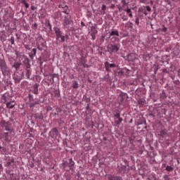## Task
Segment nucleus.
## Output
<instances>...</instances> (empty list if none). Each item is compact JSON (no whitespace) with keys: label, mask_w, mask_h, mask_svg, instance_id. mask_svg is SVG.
<instances>
[{"label":"nucleus","mask_w":180,"mask_h":180,"mask_svg":"<svg viewBox=\"0 0 180 180\" xmlns=\"http://www.w3.org/2000/svg\"><path fill=\"white\" fill-rule=\"evenodd\" d=\"M129 160L127 159H122V162L117 164L118 173L121 175H124L130 171V166L129 165Z\"/></svg>","instance_id":"nucleus-1"},{"label":"nucleus","mask_w":180,"mask_h":180,"mask_svg":"<svg viewBox=\"0 0 180 180\" xmlns=\"http://www.w3.org/2000/svg\"><path fill=\"white\" fill-rule=\"evenodd\" d=\"M53 30L56 34V44H58V40L60 41V43H64V41H67V40H70V35L68 34H65V35L63 34V32L60 28L56 27L53 28Z\"/></svg>","instance_id":"nucleus-2"},{"label":"nucleus","mask_w":180,"mask_h":180,"mask_svg":"<svg viewBox=\"0 0 180 180\" xmlns=\"http://www.w3.org/2000/svg\"><path fill=\"white\" fill-rule=\"evenodd\" d=\"M0 70L2 72L4 77H6V75H9L11 74V69L8 66L6 63V60H5V58H0Z\"/></svg>","instance_id":"nucleus-3"},{"label":"nucleus","mask_w":180,"mask_h":180,"mask_svg":"<svg viewBox=\"0 0 180 180\" xmlns=\"http://www.w3.org/2000/svg\"><path fill=\"white\" fill-rule=\"evenodd\" d=\"M22 65L26 71L27 78L30 79L32 75V65L30 64V59L27 58L25 60H22Z\"/></svg>","instance_id":"nucleus-4"},{"label":"nucleus","mask_w":180,"mask_h":180,"mask_svg":"<svg viewBox=\"0 0 180 180\" xmlns=\"http://www.w3.org/2000/svg\"><path fill=\"white\" fill-rule=\"evenodd\" d=\"M12 123H13V119L10 118L8 122L5 121L4 120H2L0 122V124L3 129H5L6 131H10V133H12Z\"/></svg>","instance_id":"nucleus-5"},{"label":"nucleus","mask_w":180,"mask_h":180,"mask_svg":"<svg viewBox=\"0 0 180 180\" xmlns=\"http://www.w3.org/2000/svg\"><path fill=\"white\" fill-rule=\"evenodd\" d=\"M62 167L64 169L68 168L69 169H70V171H72V169H74L75 167V162L72 160V158L68 160L64 159L63 160Z\"/></svg>","instance_id":"nucleus-6"},{"label":"nucleus","mask_w":180,"mask_h":180,"mask_svg":"<svg viewBox=\"0 0 180 180\" xmlns=\"http://www.w3.org/2000/svg\"><path fill=\"white\" fill-rule=\"evenodd\" d=\"M6 164L5 167L8 168V169H16V162L15 161V158L13 157H7L6 158Z\"/></svg>","instance_id":"nucleus-7"},{"label":"nucleus","mask_w":180,"mask_h":180,"mask_svg":"<svg viewBox=\"0 0 180 180\" xmlns=\"http://www.w3.org/2000/svg\"><path fill=\"white\" fill-rule=\"evenodd\" d=\"M120 50V44H109L107 46V51L110 54L117 53Z\"/></svg>","instance_id":"nucleus-8"},{"label":"nucleus","mask_w":180,"mask_h":180,"mask_svg":"<svg viewBox=\"0 0 180 180\" xmlns=\"http://www.w3.org/2000/svg\"><path fill=\"white\" fill-rule=\"evenodd\" d=\"M24 73L23 72H14L13 75V79L14 80L15 84H20L22 79H23Z\"/></svg>","instance_id":"nucleus-9"},{"label":"nucleus","mask_w":180,"mask_h":180,"mask_svg":"<svg viewBox=\"0 0 180 180\" xmlns=\"http://www.w3.org/2000/svg\"><path fill=\"white\" fill-rule=\"evenodd\" d=\"M127 99H129V96L126 93L122 92L118 96L120 105H123V103L127 102Z\"/></svg>","instance_id":"nucleus-10"},{"label":"nucleus","mask_w":180,"mask_h":180,"mask_svg":"<svg viewBox=\"0 0 180 180\" xmlns=\"http://www.w3.org/2000/svg\"><path fill=\"white\" fill-rule=\"evenodd\" d=\"M115 126L119 127L122 122H123V118L120 117V112H116L114 114Z\"/></svg>","instance_id":"nucleus-11"},{"label":"nucleus","mask_w":180,"mask_h":180,"mask_svg":"<svg viewBox=\"0 0 180 180\" xmlns=\"http://www.w3.org/2000/svg\"><path fill=\"white\" fill-rule=\"evenodd\" d=\"M104 65L107 72H112V68H117V67H119V65H117L115 63H110L108 61H105Z\"/></svg>","instance_id":"nucleus-12"},{"label":"nucleus","mask_w":180,"mask_h":180,"mask_svg":"<svg viewBox=\"0 0 180 180\" xmlns=\"http://www.w3.org/2000/svg\"><path fill=\"white\" fill-rule=\"evenodd\" d=\"M58 134H60V132L58 131V129H57V127H54L49 131V137H51L53 140H56V139L58 137Z\"/></svg>","instance_id":"nucleus-13"},{"label":"nucleus","mask_w":180,"mask_h":180,"mask_svg":"<svg viewBox=\"0 0 180 180\" xmlns=\"http://www.w3.org/2000/svg\"><path fill=\"white\" fill-rule=\"evenodd\" d=\"M33 117L35 120V122H37V123H40V122H41L44 119L43 112L33 114Z\"/></svg>","instance_id":"nucleus-14"},{"label":"nucleus","mask_w":180,"mask_h":180,"mask_svg":"<svg viewBox=\"0 0 180 180\" xmlns=\"http://www.w3.org/2000/svg\"><path fill=\"white\" fill-rule=\"evenodd\" d=\"M15 55H16L17 58H18V60H20V61H23V60H25L26 58H28L27 56H26V55H25V53H23V52H20V51H16Z\"/></svg>","instance_id":"nucleus-15"},{"label":"nucleus","mask_w":180,"mask_h":180,"mask_svg":"<svg viewBox=\"0 0 180 180\" xmlns=\"http://www.w3.org/2000/svg\"><path fill=\"white\" fill-rule=\"evenodd\" d=\"M112 37H119V31L116 29H112L109 32L108 39H111Z\"/></svg>","instance_id":"nucleus-16"},{"label":"nucleus","mask_w":180,"mask_h":180,"mask_svg":"<svg viewBox=\"0 0 180 180\" xmlns=\"http://www.w3.org/2000/svg\"><path fill=\"white\" fill-rule=\"evenodd\" d=\"M27 98L30 102V108H34L35 105L33 104H34V102H36V101H34V97L33 96V94H32V93H29Z\"/></svg>","instance_id":"nucleus-17"},{"label":"nucleus","mask_w":180,"mask_h":180,"mask_svg":"<svg viewBox=\"0 0 180 180\" xmlns=\"http://www.w3.org/2000/svg\"><path fill=\"white\" fill-rule=\"evenodd\" d=\"M92 40H95L96 39V34H98V30H96V26L91 27V33H90Z\"/></svg>","instance_id":"nucleus-18"},{"label":"nucleus","mask_w":180,"mask_h":180,"mask_svg":"<svg viewBox=\"0 0 180 180\" xmlns=\"http://www.w3.org/2000/svg\"><path fill=\"white\" fill-rule=\"evenodd\" d=\"M6 172L8 175H10L11 180H16V174L13 173V169H7Z\"/></svg>","instance_id":"nucleus-19"},{"label":"nucleus","mask_w":180,"mask_h":180,"mask_svg":"<svg viewBox=\"0 0 180 180\" xmlns=\"http://www.w3.org/2000/svg\"><path fill=\"white\" fill-rule=\"evenodd\" d=\"M114 76L119 77V78H123L124 75L123 73V70H122V68H119L117 70H114Z\"/></svg>","instance_id":"nucleus-20"},{"label":"nucleus","mask_w":180,"mask_h":180,"mask_svg":"<svg viewBox=\"0 0 180 180\" xmlns=\"http://www.w3.org/2000/svg\"><path fill=\"white\" fill-rule=\"evenodd\" d=\"M46 98H44V96H40L39 97L36 98V101H34V103L32 104L33 105H41V103H43L44 102Z\"/></svg>","instance_id":"nucleus-21"},{"label":"nucleus","mask_w":180,"mask_h":180,"mask_svg":"<svg viewBox=\"0 0 180 180\" xmlns=\"http://www.w3.org/2000/svg\"><path fill=\"white\" fill-rule=\"evenodd\" d=\"M41 57L43 58V60H44V61H47V60H49V58H50V53L48 52L47 50H44V51L41 53Z\"/></svg>","instance_id":"nucleus-22"},{"label":"nucleus","mask_w":180,"mask_h":180,"mask_svg":"<svg viewBox=\"0 0 180 180\" xmlns=\"http://www.w3.org/2000/svg\"><path fill=\"white\" fill-rule=\"evenodd\" d=\"M74 21L68 18V16H65L63 25L64 26H70V25H72Z\"/></svg>","instance_id":"nucleus-23"},{"label":"nucleus","mask_w":180,"mask_h":180,"mask_svg":"<svg viewBox=\"0 0 180 180\" xmlns=\"http://www.w3.org/2000/svg\"><path fill=\"white\" fill-rule=\"evenodd\" d=\"M39 86H40V84L35 83L33 86V90L32 93L34 94V95H39Z\"/></svg>","instance_id":"nucleus-24"},{"label":"nucleus","mask_w":180,"mask_h":180,"mask_svg":"<svg viewBox=\"0 0 180 180\" xmlns=\"http://www.w3.org/2000/svg\"><path fill=\"white\" fill-rule=\"evenodd\" d=\"M110 39L111 40V44H120V39H119V37H111Z\"/></svg>","instance_id":"nucleus-25"},{"label":"nucleus","mask_w":180,"mask_h":180,"mask_svg":"<svg viewBox=\"0 0 180 180\" xmlns=\"http://www.w3.org/2000/svg\"><path fill=\"white\" fill-rule=\"evenodd\" d=\"M47 60H43V57L39 56L37 59V64H39V68L41 70V71H43V63L46 62Z\"/></svg>","instance_id":"nucleus-26"},{"label":"nucleus","mask_w":180,"mask_h":180,"mask_svg":"<svg viewBox=\"0 0 180 180\" xmlns=\"http://www.w3.org/2000/svg\"><path fill=\"white\" fill-rule=\"evenodd\" d=\"M108 180H123V178L120 176H115L112 174H109L108 176Z\"/></svg>","instance_id":"nucleus-27"},{"label":"nucleus","mask_w":180,"mask_h":180,"mask_svg":"<svg viewBox=\"0 0 180 180\" xmlns=\"http://www.w3.org/2000/svg\"><path fill=\"white\" fill-rule=\"evenodd\" d=\"M36 53H37V49H33L31 51V53H29L30 58L31 60H33L34 57H36Z\"/></svg>","instance_id":"nucleus-28"},{"label":"nucleus","mask_w":180,"mask_h":180,"mask_svg":"<svg viewBox=\"0 0 180 180\" xmlns=\"http://www.w3.org/2000/svg\"><path fill=\"white\" fill-rule=\"evenodd\" d=\"M162 27L163 28L158 29L156 30L157 33H161V32L167 33V32H168V28H167L165 25H162Z\"/></svg>","instance_id":"nucleus-29"},{"label":"nucleus","mask_w":180,"mask_h":180,"mask_svg":"<svg viewBox=\"0 0 180 180\" xmlns=\"http://www.w3.org/2000/svg\"><path fill=\"white\" fill-rule=\"evenodd\" d=\"M129 61H134L136 60V61H139L140 63V60H139V58H136V54L134 53H129Z\"/></svg>","instance_id":"nucleus-30"},{"label":"nucleus","mask_w":180,"mask_h":180,"mask_svg":"<svg viewBox=\"0 0 180 180\" xmlns=\"http://www.w3.org/2000/svg\"><path fill=\"white\" fill-rule=\"evenodd\" d=\"M138 105H139L140 108L141 106H144L146 105V98H139L138 101Z\"/></svg>","instance_id":"nucleus-31"},{"label":"nucleus","mask_w":180,"mask_h":180,"mask_svg":"<svg viewBox=\"0 0 180 180\" xmlns=\"http://www.w3.org/2000/svg\"><path fill=\"white\" fill-rule=\"evenodd\" d=\"M7 152L8 149L6 148V145H3V146H0L1 154L5 155Z\"/></svg>","instance_id":"nucleus-32"},{"label":"nucleus","mask_w":180,"mask_h":180,"mask_svg":"<svg viewBox=\"0 0 180 180\" xmlns=\"http://www.w3.org/2000/svg\"><path fill=\"white\" fill-rule=\"evenodd\" d=\"M20 65H22V63L15 62L12 67L13 68H15L16 71H18L20 68Z\"/></svg>","instance_id":"nucleus-33"},{"label":"nucleus","mask_w":180,"mask_h":180,"mask_svg":"<svg viewBox=\"0 0 180 180\" xmlns=\"http://www.w3.org/2000/svg\"><path fill=\"white\" fill-rule=\"evenodd\" d=\"M72 87L73 89H77L79 88V84H78V82L73 80L72 82Z\"/></svg>","instance_id":"nucleus-34"},{"label":"nucleus","mask_w":180,"mask_h":180,"mask_svg":"<svg viewBox=\"0 0 180 180\" xmlns=\"http://www.w3.org/2000/svg\"><path fill=\"white\" fill-rule=\"evenodd\" d=\"M121 70H122L124 75H129L130 74V72L131 71V70L127 69V68H121Z\"/></svg>","instance_id":"nucleus-35"},{"label":"nucleus","mask_w":180,"mask_h":180,"mask_svg":"<svg viewBox=\"0 0 180 180\" xmlns=\"http://www.w3.org/2000/svg\"><path fill=\"white\" fill-rule=\"evenodd\" d=\"M139 12L143 13L144 15H146V16H147V15H148V13H147V11L146 10V6L140 7L139 8Z\"/></svg>","instance_id":"nucleus-36"},{"label":"nucleus","mask_w":180,"mask_h":180,"mask_svg":"<svg viewBox=\"0 0 180 180\" xmlns=\"http://www.w3.org/2000/svg\"><path fill=\"white\" fill-rule=\"evenodd\" d=\"M3 137L5 139V141L9 142L11 140L9 139V133L8 132H4L3 134Z\"/></svg>","instance_id":"nucleus-37"},{"label":"nucleus","mask_w":180,"mask_h":180,"mask_svg":"<svg viewBox=\"0 0 180 180\" xmlns=\"http://www.w3.org/2000/svg\"><path fill=\"white\" fill-rule=\"evenodd\" d=\"M6 108H8V109H13V108H15V104H13V101L7 103Z\"/></svg>","instance_id":"nucleus-38"},{"label":"nucleus","mask_w":180,"mask_h":180,"mask_svg":"<svg viewBox=\"0 0 180 180\" xmlns=\"http://www.w3.org/2000/svg\"><path fill=\"white\" fill-rule=\"evenodd\" d=\"M166 134H167V131L165 130H161L159 132L158 136H160V137H162V139H164Z\"/></svg>","instance_id":"nucleus-39"},{"label":"nucleus","mask_w":180,"mask_h":180,"mask_svg":"<svg viewBox=\"0 0 180 180\" xmlns=\"http://www.w3.org/2000/svg\"><path fill=\"white\" fill-rule=\"evenodd\" d=\"M55 98H60V90L59 89H54L53 91Z\"/></svg>","instance_id":"nucleus-40"},{"label":"nucleus","mask_w":180,"mask_h":180,"mask_svg":"<svg viewBox=\"0 0 180 180\" xmlns=\"http://www.w3.org/2000/svg\"><path fill=\"white\" fill-rule=\"evenodd\" d=\"M8 41H9L12 46H15V37H11L8 38Z\"/></svg>","instance_id":"nucleus-41"},{"label":"nucleus","mask_w":180,"mask_h":180,"mask_svg":"<svg viewBox=\"0 0 180 180\" xmlns=\"http://www.w3.org/2000/svg\"><path fill=\"white\" fill-rule=\"evenodd\" d=\"M83 101H85V102H86V103H89L91 102V98L86 96V95H84L83 96Z\"/></svg>","instance_id":"nucleus-42"},{"label":"nucleus","mask_w":180,"mask_h":180,"mask_svg":"<svg viewBox=\"0 0 180 180\" xmlns=\"http://www.w3.org/2000/svg\"><path fill=\"white\" fill-rule=\"evenodd\" d=\"M167 98V94L165 91H162L160 94V99H165Z\"/></svg>","instance_id":"nucleus-43"},{"label":"nucleus","mask_w":180,"mask_h":180,"mask_svg":"<svg viewBox=\"0 0 180 180\" xmlns=\"http://www.w3.org/2000/svg\"><path fill=\"white\" fill-rule=\"evenodd\" d=\"M48 80L50 81L51 82V81H52V82H54V75L49 74Z\"/></svg>","instance_id":"nucleus-44"},{"label":"nucleus","mask_w":180,"mask_h":180,"mask_svg":"<svg viewBox=\"0 0 180 180\" xmlns=\"http://www.w3.org/2000/svg\"><path fill=\"white\" fill-rule=\"evenodd\" d=\"M165 170L167 171V172H172V171H174V167L172 166H167Z\"/></svg>","instance_id":"nucleus-45"},{"label":"nucleus","mask_w":180,"mask_h":180,"mask_svg":"<svg viewBox=\"0 0 180 180\" xmlns=\"http://www.w3.org/2000/svg\"><path fill=\"white\" fill-rule=\"evenodd\" d=\"M63 9L64 13H66V15H68V13H70V12L68 11V6H65L64 7H63Z\"/></svg>","instance_id":"nucleus-46"},{"label":"nucleus","mask_w":180,"mask_h":180,"mask_svg":"<svg viewBox=\"0 0 180 180\" xmlns=\"http://www.w3.org/2000/svg\"><path fill=\"white\" fill-rule=\"evenodd\" d=\"M143 60H146V61H147V58H151V56H150V53H145V54H143Z\"/></svg>","instance_id":"nucleus-47"},{"label":"nucleus","mask_w":180,"mask_h":180,"mask_svg":"<svg viewBox=\"0 0 180 180\" xmlns=\"http://www.w3.org/2000/svg\"><path fill=\"white\" fill-rule=\"evenodd\" d=\"M155 69H154V73L157 74V71L160 70V65H154Z\"/></svg>","instance_id":"nucleus-48"},{"label":"nucleus","mask_w":180,"mask_h":180,"mask_svg":"<svg viewBox=\"0 0 180 180\" xmlns=\"http://www.w3.org/2000/svg\"><path fill=\"white\" fill-rule=\"evenodd\" d=\"M80 63L84 65V64H86V60H85V58L82 57L80 59Z\"/></svg>","instance_id":"nucleus-49"},{"label":"nucleus","mask_w":180,"mask_h":180,"mask_svg":"<svg viewBox=\"0 0 180 180\" xmlns=\"http://www.w3.org/2000/svg\"><path fill=\"white\" fill-rule=\"evenodd\" d=\"M68 139H65L63 140V146H65V147H68Z\"/></svg>","instance_id":"nucleus-50"},{"label":"nucleus","mask_w":180,"mask_h":180,"mask_svg":"<svg viewBox=\"0 0 180 180\" xmlns=\"http://www.w3.org/2000/svg\"><path fill=\"white\" fill-rule=\"evenodd\" d=\"M162 72H165V74H169V68L162 69Z\"/></svg>","instance_id":"nucleus-51"},{"label":"nucleus","mask_w":180,"mask_h":180,"mask_svg":"<svg viewBox=\"0 0 180 180\" xmlns=\"http://www.w3.org/2000/svg\"><path fill=\"white\" fill-rule=\"evenodd\" d=\"M37 24L35 22L34 25H32V29H33V30H36L37 29Z\"/></svg>","instance_id":"nucleus-52"},{"label":"nucleus","mask_w":180,"mask_h":180,"mask_svg":"<svg viewBox=\"0 0 180 180\" xmlns=\"http://www.w3.org/2000/svg\"><path fill=\"white\" fill-rule=\"evenodd\" d=\"M24 47L25 49H26V50H30V45H28V44H24Z\"/></svg>","instance_id":"nucleus-53"},{"label":"nucleus","mask_w":180,"mask_h":180,"mask_svg":"<svg viewBox=\"0 0 180 180\" xmlns=\"http://www.w3.org/2000/svg\"><path fill=\"white\" fill-rule=\"evenodd\" d=\"M145 9H146L148 12H151V7H150V6H145Z\"/></svg>","instance_id":"nucleus-54"},{"label":"nucleus","mask_w":180,"mask_h":180,"mask_svg":"<svg viewBox=\"0 0 180 180\" xmlns=\"http://www.w3.org/2000/svg\"><path fill=\"white\" fill-rule=\"evenodd\" d=\"M63 57L65 58L67 57H70V54L67 52L63 53Z\"/></svg>","instance_id":"nucleus-55"},{"label":"nucleus","mask_w":180,"mask_h":180,"mask_svg":"<svg viewBox=\"0 0 180 180\" xmlns=\"http://www.w3.org/2000/svg\"><path fill=\"white\" fill-rule=\"evenodd\" d=\"M30 133L34 134V129H33V128H30V129H29V134H30Z\"/></svg>","instance_id":"nucleus-56"},{"label":"nucleus","mask_w":180,"mask_h":180,"mask_svg":"<svg viewBox=\"0 0 180 180\" xmlns=\"http://www.w3.org/2000/svg\"><path fill=\"white\" fill-rule=\"evenodd\" d=\"M124 58L126 61H129V54L127 55L126 56H124Z\"/></svg>","instance_id":"nucleus-57"},{"label":"nucleus","mask_w":180,"mask_h":180,"mask_svg":"<svg viewBox=\"0 0 180 180\" xmlns=\"http://www.w3.org/2000/svg\"><path fill=\"white\" fill-rule=\"evenodd\" d=\"M101 43H103V41H105V35L101 36Z\"/></svg>","instance_id":"nucleus-58"},{"label":"nucleus","mask_w":180,"mask_h":180,"mask_svg":"<svg viewBox=\"0 0 180 180\" xmlns=\"http://www.w3.org/2000/svg\"><path fill=\"white\" fill-rule=\"evenodd\" d=\"M135 23H136V25H139V17H136V20H135Z\"/></svg>","instance_id":"nucleus-59"},{"label":"nucleus","mask_w":180,"mask_h":180,"mask_svg":"<svg viewBox=\"0 0 180 180\" xmlns=\"http://www.w3.org/2000/svg\"><path fill=\"white\" fill-rule=\"evenodd\" d=\"M101 9H102V11H106V5L103 4Z\"/></svg>","instance_id":"nucleus-60"},{"label":"nucleus","mask_w":180,"mask_h":180,"mask_svg":"<svg viewBox=\"0 0 180 180\" xmlns=\"http://www.w3.org/2000/svg\"><path fill=\"white\" fill-rule=\"evenodd\" d=\"M131 169L132 171H134L136 169V166H129V170Z\"/></svg>","instance_id":"nucleus-61"},{"label":"nucleus","mask_w":180,"mask_h":180,"mask_svg":"<svg viewBox=\"0 0 180 180\" xmlns=\"http://www.w3.org/2000/svg\"><path fill=\"white\" fill-rule=\"evenodd\" d=\"M164 179L165 180H169V176L166 174V175L164 176Z\"/></svg>","instance_id":"nucleus-62"},{"label":"nucleus","mask_w":180,"mask_h":180,"mask_svg":"<svg viewBox=\"0 0 180 180\" xmlns=\"http://www.w3.org/2000/svg\"><path fill=\"white\" fill-rule=\"evenodd\" d=\"M24 5H25L26 9L29 8V4H27V2H25V3L24 4Z\"/></svg>","instance_id":"nucleus-63"},{"label":"nucleus","mask_w":180,"mask_h":180,"mask_svg":"<svg viewBox=\"0 0 180 180\" xmlns=\"http://www.w3.org/2000/svg\"><path fill=\"white\" fill-rule=\"evenodd\" d=\"M129 27L130 29H133V24H132V22H129Z\"/></svg>","instance_id":"nucleus-64"}]
</instances>
